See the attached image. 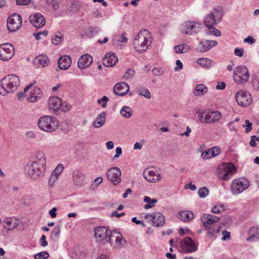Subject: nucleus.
Returning <instances> with one entry per match:
<instances>
[{"label":"nucleus","mask_w":259,"mask_h":259,"mask_svg":"<svg viewBox=\"0 0 259 259\" xmlns=\"http://www.w3.org/2000/svg\"><path fill=\"white\" fill-rule=\"evenodd\" d=\"M24 169L27 174L31 178L37 179L44 176L46 169L45 154L38 153L33 159L27 162Z\"/></svg>","instance_id":"nucleus-1"},{"label":"nucleus","mask_w":259,"mask_h":259,"mask_svg":"<svg viewBox=\"0 0 259 259\" xmlns=\"http://www.w3.org/2000/svg\"><path fill=\"white\" fill-rule=\"evenodd\" d=\"M19 83L20 80L17 75L13 74L6 75L0 81V95L5 96L14 93Z\"/></svg>","instance_id":"nucleus-2"},{"label":"nucleus","mask_w":259,"mask_h":259,"mask_svg":"<svg viewBox=\"0 0 259 259\" xmlns=\"http://www.w3.org/2000/svg\"><path fill=\"white\" fill-rule=\"evenodd\" d=\"M150 32L147 30H143L136 36L134 40V48L139 53L145 52L151 45V40Z\"/></svg>","instance_id":"nucleus-3"},{"label":"nucleus","mask_w":259,"mask_h":259,"mask_svg":"<svg viewBox=\"0 0 259 259\" xmlns=\"http://www.w3.org/2000/svg\"><path fill=\"white\" fill-rule=\"evenodd\" d=\"M38 126L42 131L47 132H52L58 127L59 122L54 117L44 116L39 119Z\"/></svg>","instance_id":"nucleus-4"},{"label":"nucleus","mask_w":259,"mask_h":259,"mask_svg":"<svg viewBox=\"0 0 259 259\" xmlns=\"http://www.w3.org/2000/svg\"><path fill=\"white\" fill-rule=\"evenodd\" d=\"M35 83V81L33 83H30L23 90V92H20L17 94V97L19 100H21L23 97H27V101L29 102L34 103L37 101L38 99H40L42 97V92L39 88H35L33 91H31L29 95L28 91L30 89L33 84Z\"/></svg>","instance_id":"nucleus-5"},{"label":"nucleus","mask_w":259,"mask_h":259,"mask_svg":"<svg viewBox=\"0 0 259 259\" xmlns=\"http://www.w3.org/2000/svg\"><path fill=\"white\" fill-rule=\"evenodd\" d=\"M22 24L21 16L17 13H14L8 18L7 29L10 32H15L21 28Z\"/></svg>","instance_id":"nucleus-6"},{"label":"nucleus","mask_w":259,"mask_h":259,"mask_svg":"<svg viewBox=\"0 0 259 259\" xmlns=\"http://www.w3.org/2000/svg\"><path fill=\"white\" fill-rule=\"evenodd\" d=\"M222 17V14L220 11L214 10L204 17V24L208 28L211 29L221 22Z\"/></svg>","instance_id":"nucleus-7"},{"label":"nucleus","mask_w":259,"mask_h":259,"mask_svg":"<svg viewBox=\"0 0 259 259\" xmlns=\"http://www.w3.org/2000/svg\"><path fill=\"white\" fill-rule=\"evenodd\" d=\"M233 78L236 82L239 83L248 81L249 74L247 67L244 65L237 67L234 71Z\"/></svg>","instance_id":"nucleus-8"},{"label":"nucleus","mask_w":259,"mask_h":259,"mask_svg":"<svg viewBox=\"0 0 259 259\" xmlns=\"http://www.w3.org/2000/svg\"><path fill=\"white\" fill-rule=\"evenodd\" d=\"M249 186V181L245 178L234 180L231 187V192L236 195L241 193Z\"/></svg>","instance_id":"nucleus-9"},{"label":"nucleus","mask_w":259,"mask_h":259,"mask_svg":"<svg viewBox=\"0 0 259 259\" xmlns=\"http://www.w3.org/2000/svg\"><path fill=\"white\" fill-rule=\"evenodd\" d=\"M15 55V48L9 43L0 45V59L3 61H8L11 59Z\"/></svg>","instance_id":"nucleus-10"},{"label":"nucleus","mask_w":259,"mask_h":259,"mask_svg":"<svg viewBox=\"0 0 259 259\" xmlns=\"http://www.w3.org/2000/svg\"><path fill=\"white\" fill-rule=\"evenodd\" d=\"M202 27L201 24L188 21L183 25L182 32L186 34L193 35L198 33Z\"/></svg>","instance_id":"nucleus-11"},{"label":"nucleus","mask_w":259,"mask_h":259,"mask_svg":"<svg viewBox=\"0 0 259 259\" xmlns=\"http://www.w3.org/2000/svg\"><path fill=\"white\" fill-rule=\"evenodd\" d=\"M108 228L105 226H99L95 228V237L97 241L101 244H105L107 242L109 233Z\"/></svg>","instance_id":"nucleus-12"},{"label":"nucleus","mask_w":259,"mask_h":259,"mask_svg":"<svg viewBox=\"0 0 259 259\" xmlns=\"http://www.w3.org/2000/svg\"><path fill=\"white\" fill-rule=\"evenodd\" d=\"M180 247L185 253H192L197 250L195 242L190 237H186L180 242Z\"/></svg>","instance_id":"nucleus-13"},{"label":"nucleus","mask_w":259,"mask_h":259,"mask_svg":"<svg viewBox=\"0 0 259 259\" xmlns=\"http://www.w3.org/2000/svg\"><path fill=\"white\" fill-rule=\"evenodd\" d=\"M236 100L238 104L243 107H246L250 104L252 98L250 94L246 91H239L236 94Z\"/></svg>","instance_id":"nucleus-14"},{"label":"nucleus","mask_w":259,"mask_h":259,"mask_svg":"<svg viewBox=\"0 0 259 259\" xmlns=\"http://www.w3.org/2000/svg\"><path fill=\"white\" fill-rule=\"evenodd\" d=\"M121 172L120 169L117 167L110 168L107 172L106 177L115 185L121 182Z\"/></svg>","instance_id":"nucleus-15"},{"label":"nucleus","mask_w":259,"mask_h":259,"mask_svg":"<svg viewBox=\"0 0 259 259\" xmlns=\"http://www.w3.org/2000/svg\"><path fill=\"white\" fill-rule=\"evenodd\" d=\"M145 218L147 219H151L152 225L156 227H161L165 223L164 217L159 212L153 213H147L145 215Z\"/></svg>","instance_id":"nucleus-16"},{"label":"nucleus","mask_w":259,"mask_h":259,"mask_svg":"<svg viewBox=\"0 0 259 259\" xmlns=\"http://www.w3.org/2000/svg\"><path fill=\"white\" fill-rule=\"evenodd\" d=\"M29 21L36 28H41L46 24L45 18L40 13H36L29 17Z\"/></svg>","instance_id":"nucleus-17"},{"label":"nucleus","mask_w":259,"mask_h":259,"mask_svg":"<svg viewBox=\"0 0 259 259\" xmlns=\"http://www.w3.org/2000/svg\"><path fill=\"white\" fill-rule=\"evenodd\" d=\"M118 62V58L116 54L112 52L107 53L102 59V63L106 67H113Z\"/></svg>","instance_id":"nucleus-18"},{"label":"nucleus","mask_w":259,"mask_h":259,"mask_svg":"<svg viewBox=\"0 0 259 259\" xmlns=\"http://www.w3.org/2000/svg\"><path fill=\"white\" fill-rule=\"evenodd\" d=\"M130 87L127 83L121 81L116 83L113 88L115 94L118 96H123L128 93Z\"/></svg>","instance_id":"nucleus-19"},{"label":"nucleus","mask_w":259,"mask_h":259,"mask_svg":"<svg viewBox=\"0 0 259 259\" xmlns=\"http://www.w3.org/2000/svg\"><path fill=\"white\" fill-rule=\"evenodd\" d=\"M72 179L73 184L78 187H81L84 184L85 175L79 170H75L73 171Z\"/></svg>","instance_id":"nucleus-20"},{"label":"nucleus","mask_w":259,"mask_h":259,"mask_svg":"<svg viewBox=\"0 0 259 259\" xmlns=\"http://www.w3.org/2000/svg\"><path fill=\"white\" fill-rule=\"evenodd\" d=\"M93 61V57L89 54H84L78 59L77 65L80 69H85L89 67Z\"/></svg>","instance_id":"nucleus-21"},{"label":"nucleus","mask_w":259,"mask_h":259,"mask_svg":"<svg viewBox=\"0 0 259 259\" xmlns=\"http://www.w3.org/2000/svg\"><path fill=\"white\" fill-rule=\"evenodd\" d=\"M217 45L215 40H204L201 41L197 46V50L200 52H205L209 50L213 47Z\"/></svg>","instance_id":"nucleus-22"},{"label":"nucleus","mask_w":259,"mask_h":259,"mask_svg":"<svg viewBox=\"0 0 259 259\" xmlns=\"http://www.w3.org/2000/svg\"><path fill=\"white\" fill-rule=\"evenodd\" d=\"M71 64V59L70 56L64 55L58 60V65L62 70H67Z\"/></svg>","instance_id":"nucleus-23"},{"label":"nucleus","mask_w":259,"mask_h":259,"mask_svg":"<svg viewBox=\"0 0 259 259\" xmlns=\"http://www.w3.org/2000/svg\"><path fill=\"white\" fill-rule=\"evenodd\" d=\"M50 60L46 55H39L33 60V64L37 67H45L49 63Z\"/></svg>","instance_id":"nucleus-24"},{"label":"nucleus","mask_w":259,"mask_h":259,"mask_svg":"<svg viewBox=\"0 0 259 259\" xmlns=\"http://www.w3.org/2000/svg\"><path fill=\"white\" fill-rule=\"evenodd\" d=\"M224 168L226 170V172L224 174L223 179L227 181L230 179V176L236 172V169L234 164L232 163H225L224 164Z\"/></svg>","instance_id":"nucleus-25"},{"label":"nucleus","mask_w":259,"mask_h":259,"mask_svg":"<svg viewBox=\"0 0 259 259\" xmlns=\"http://www.w3.org/2000/svg\"><path fill=\"white\" fill-rule=\"evenodd\" d=\"M49 105L50 109L58 111L62 106V100L58 97H51L49 101Z\"/></svg>","instance_id":"nucleus-26"},{"label":"nucleus","mask_w":259,"mask_h":259,"mask_svg":"<svg viewBox=\"0 0 259 259\" xmlns=\"http://www.w3.org/2000/svg\"><path fill=\"white\" fill-rule=\"evenodd\" d=\"M250 236L246 239L249 242L256 241L259 239V228L258 227H251L248 232Z\"/></svg>","instance_id":"nucleus-27"},{"label":"nucleus","mask_w":259,"mask_h":259,"mask_svg":"<svg viewBox=\"0 0 259 259\" xmlns=\"http://www.w3.org/2000/svg\"><path fill=\"white\" fill-rule=\"evenodd\" d=\"M201 221L206 230L211 227V225L215 223V220L210 218V214L204 213L201 217Z\"/></svg>","instance_id":"nucleus-28"},{"label":"nucleus","mask_w":259,"mask_h":259,"mask_svg":"<svg viewBox=\"0 0 259 259\" xmlns=\"http://www.w3.org/2000/svg\"><path fill=\"white\" fill-rule=\"evenodd\" d=\"M105 115V112H102L97 116L95 120L93 123L94 127L97 128H100L105 124L106 120Z\"/></svg>","instance_id":"nucleus-29"},{"label":"nucleus","mask_w":259,"mask_h":259,"mask_svg":"<svg viewBox=\"0 0 259 259\" xmlns=\"http://www.w3.org/2000/svg\"><path fill=\"white\" fill-rule=\"evenodd\" d=\"M178 217L182 221L188 222L194 218V214L193 213L190 211H181L179 213Z\"/></svg>","instance_id":"nucleus-30"},{"label":"nucleus","mask_w":259,"mask_h":259,"mask_svg":"<svg viewBox=\"0 0 259 259\" xmlns=\"http://www.w3.org/2000/svg\"><path fill=\"white\" fill-rule=\"evenodd\" d=\"M19 225L18 220L12 219H7L4 225V228L8 230H12Z\"/></svg>","instance_id":"nucleus-31"},{"label":"nucleus","mask_w":259,"mask_h":259,"mask_svg":"<svg viewBox=\"0 0 259 259\" xmlns=\"http://www.w3.org/2000/svg\"><path fill=\"white\" fill-rule=\"evenodd\" d=\"M208 91L206 87L202 84H197L193 91V94L196 96H200L204 95Z\"/></svg>","instance_id":"nucleus-32"},{"label":"nucleus","mask_w":259,"mask_h":259,"mask_svg":"<svg viewBox=\"0 0 259 259\" xmlns=\"http://www.w3.org/2000/svg\"><path fill=\"white\" fill-rule=\"evenodd\" d=\"M156 173L153 170L144 171L143 176L147 181L149 182H155L154 177Z\"/></svg>","instance_id":"nucleus-33"},{"label":"nucleus","mask_w":259,"mask_h":259,"mask_svg":"<svg viewBox=\"0 0 259 259\" xmlns=\"http://www.w3.org/2000/svg\"><path fill=\"white\" fill-rule=\"evenodd\" d=\"M126 242L125 239L122 237L121 234L119 232L115 238V242L112 243V246L118 247L120 245H123Z\"/></svg>","instance_id":"nucleus-34"},{"label":"nucleus","mask_w":259,"mask_h":259,"mask_svg":"<svg viewBox=\"0 0 259 259\" xmlns=\"http://www.w3.org/2000/svg\"><path fill=\"white\" fill-rule=\"evenodd\" d=\"M133 113V111L132 109L126 106H123L120 110V114L125 118H130L132 116Z\"/></svg>","instance_id":"nucleus-35"},{"label":"nucleus","mask_w":259,"mask_h":259,"mask_svg":"<svg viewBox=\"0 0 259 259\" xmlns=\"http://www.w3.org/2000/svg\"><path fill=\"white\" fill-rule=\"evenodd\" d=\"M144 201L147 203L144 207L145 209H147L153 207L154 206L153 204L156 203L157 202V200L156 199H151L149 197L145 196Z\"/></svg>","instance_id":"nucleus-36"},{"label":"nucleus","mask_w":259,"mask_h":259,"mask_svg":"<svg viewBox=\"0 0 259 259\" xmlns=\"http://www.w3.org/2000/svg\"><path fill=\"white\" fill-rule=\"evenodd\" d=\"M119 232L116 230H114L112 232L110 231H109V233L108 235V238H107V242L106 243L110 242L111 245H112V243L115 242V238L118 234Z\"/></svg>","instance_id":"nucleus-37"},{"label":"nucleus","mask_w":259,"mask_h":259,"mask_svg":"<svg viewBox=\"0 0 259 259\" xmlns=\"http://www.w3.org/2000/svg\"><path fill=\"white\" fill-rule=\"evenodd\" d=\"M221 227L213 226L212 228H208L207 230V234L211 237H216L217 234L220 232Z\"/></svg>","instance_id":"nucleus-38"},{"label":"nucleus","mask_w":259,"mask_h":259,"mask_svg":"<svg viewBox=\"0 0 259 259\" xmlns=\"http://www.w3.org/2000/svg\"><path fill=\"white\" fill-rule=\"evenodd\" d=\"M137 93L139 95L143 96L148 99H150L151 97V93L149 90L143 88L138 89Z\"/></svg>","instance_id":"nucleus-39"},{"label":"nucleus","mask_w":259,"mask_h":259,"mask_svg":"<svg viewBox=\"0 0 259 259\" xmlns=\"http://www.w3.org/2000/svg\"><path fill=\"white\" fill-rule=\"evenodd\" d=\"M221 220L223 226H229L232 223V219L229 215L221 217Z\"/></svg>","instance_id":"nucleus-40"},{"label":"nucleus","mask_w":259,"mask_h":259,"mask_svg":"<svg viewBox=\"0 0 259 259\" xmlns=\"http://www.w3.org/2000/svg\"><path fill=\"white\" fill-rule=\"evenodd\" d=\"M135 74V71L133 69H128L123 77L124 79L127 80L132 78Z\"/></svg>","instance_id":"nucleus-41"},{"label":"nucleus","mask_w":259,"mask_h":259,"mask_svg":"<svg viewBox=\"0 0 259 259\" xmlns=\"http://www.w3.org/2000/svg\"><path fill=\"white\" fill-rule=\"evenodd\" d=\"M35 259H46L49 257V254L48 252L44 251L34 255Z\"/></svg>","instance_id":"nucleus-42"},{"label":"nucleus","mask_w":259,"mask_h":259,"mask_svg":"<svg viewBox=\"0 0 259 259\" xmlns=\"http://www.w3.org/2000/svg\"><path fill=\"white\" fill-rule=\"evenodd\" d=\"M64 169V166L62 164H59L55 170L52 172V174L54 176L58 177L59 175L62 171Z\"/></svg>","instance_id":"nucleus-43"},{"label":"nucleus","mask_w":259,"mask_h":259,"mask_svg":"<svg viewBox=\"0 0 259 259\" xmlns=\"http://www.w3.org/2000/svg\"><path fill=\"white\" fill-rule=\"evenodd\" d=\"M208 189L206 187H202L198 190V195L201 198H204L208 194Z\"/></svg>","instance_id":"nucleus-44"},{"label":"nucleus","mask_w":259,"mask_h":259,"mask_svg":"<svg viewBox=\"0 0 259 259\" xmlns=\"http://www.w3.org/2000/svg\"><path fill=\"white\" fill-rule=\"evenodd\" d=\"M108 101V98L106 96H104L102 98L98 100L97 103L101 105L103 108H105L107 106V103Z\"/></svg>","instance_id":"nucleus-45"},{"label":"nucleus","mask_w":259,"mask_h":259,"mask_svg":"<svg viewBox=\"0 0 259 259\" xmlns=\"http://www.w3.org/2000/svg\"><path fill=\"white\" fill-rule=\"evenodd\" d=\"M62 37V36L61 33L60 32H58L55 34V37L52 38V42L55 45H58L61 40Z\"/></svg>","instance_id":"nucleus-46"},{"label":"nucleus","mask_w":259,"mask_h":259,"mask_svg":"<svg viewBox=\"0 0 259 259\" xmlns=\"http://www.w3.org/2000/svg\"><path fill=\"white\" fill-rule=\"evenodd\" d=\"M211 115H213L212 122L213 123L218 121L222 117L221 113L217 111L211 112Z\"/></svg>","instance_id":"nucleus-47"},{"label":"nucleus","mask_w":259,"mask_h":259,"mask_svg":"<svg viewBox=\"0 0 259 259\" xmlns=\"http://www.w3.org/2000/svg\"><path fill=\"white\" fill-rule=\"evenodd\" d=\"M201 157L204 159H207L212 158L210 149L205 150L201 153Z\"/></svg>","instance_id":"nucleus-48"},{"label":"nucleus","mask_w":259,"mask_h":259,"mask_svg":"<svg viewBox=\"0 0 259 259\" xmlns=\"http://www.w3.org/2000/svg\"><path fill=\"white\" fill-rule=\"evenodd\" d=\"M48 34V33L47 31H44L38 33H34L33 35L36 40H39L41 39V36L43 35L44 37H46Z\"/></svg>","instance_id":"nucleus-49"},{"label":"nucleus","mask_w":259,"mask_h":259,"mask_svg":"<svg viewBox=\"0 0 259 259\" xmlns=\"http://www.w3.org/2000/svg\"><path fill=\"white\" fill-rule=\"evenodd\" d=\"M207 62H210V60L207 58H200L197 61L198 64L203 67H208L207 65Z\"/></svg>","instance_id":"nucleus-50"},{"label":"nucleus","mask_w":259,"mask_h":259,"mask_svg":"<svg viewBox=\"0 0 259 259\" xmlns=\"http://www.w3.org/2000/svg\"><path fill=\"white\" fill-rule=\"evenodd\" d=\"M212 157H215L218 155L221 152V149L218 147H213L210 148Z\"/></svg>","instance_id":"nucleus-51"},{"label":"nucleus","mask_w":259,"mask_h":259,"mask_svg":"<svg viewBox=\"0 0 259 259\" xmlns=\"http://www.w3.org/2000/svg\"><path fill=\"white\" fill-rule=\"evenodd\" d=\"M152 72L154 75L160 76L163 73V71L159 68H154L152 69Z\"/></svg>","instance_id":"nucleus-52"},{"label":"nucleus","mask_w":259,"mask_h":259,"mask_svg":"<svg viewBox=\"0 0 259 259\" xmlns=\"http://www.w3.org/2000/svg\"><path fill=\"white\" fill-rule=\"evenodd\" d=\"M212 116L211 114H207L205 115V118H204V122H205V123H208V124H211V123H213V122H212Z\"/></svg>","instance_id":"nucleus-53"},{"label":"nucleus","mask_w":259,"mask_h":259,"mask_svg":"<svg viewBox=\"0 0 259 259\" xmlns=\"http://www.w3.org/2000/svg\"><path fill=\"white\" fill-rule=\"evenodd\" d=\"M40 244L42 247H46L48 245V242L46 241V236L45 235H42L40 240Z\"/></svg>","instance_id":"nucleus-54"},{"label":"nucleus","mask_w":259,"mask_h":259,"mask_svg":"<svg viewBox=\"0 0 259 259\" xmlns=\"http://www.w3.org/2000/svg\"><path fill=\"white\" fill-rule=\"evenodd\" d=\"M60 233V226H56L54 228L53 231L52 232V235H54L56 238H58V236L59 235Z\"/></svg>","instance_id":"nucleus-55"},{"label":"nucleus","mask_w":259,"mask_h":259,"mask_svg":"<svg viewBox=\"0 0 259 259\" xmlns=\"http://www.w3.org/2000/svg\"><path fill=\"white\" fill-rule=\"evenodd\" d=\"M244 49L242 48H236L234 50V54L236 56L241 57L243 55Z\"/></svg>","instance_id":"nucleus-56"},{"label":"nucleus","mask_w":259,"mask_h":259,"mask_svg":"<svg viewBox=\"0 0 259 259\" xmlns=\"http://www.w3.org/2000/svg\"><path fill=\"white\" fill-rule=\"evenodd\" d=\"M222 240L225 241L228 239H229L230 238L231 233L230 232L227 231H223L222 232Z\"/></svg>","instance_id":"nucleus-57"},{"label":"nucleus","mask_w":259,"mask_h":259,"mask_svg":"<svg viewBox=\"0 0 259 259\" xmlns=\"http://www.w3.org/2000/svg\"><path fill=\"white\" fill-rule=\"evenodd\" d=\"M30 3V0H16V5L19 6L27 5Z\"/></svg>","instance_id":"nucleus-58"},{"label":"nucleus","mask_w":259,"mask_h":259,"mask_svg":"<svg viewBox=\"0 0 259 259\" xmlns=\"http://www.w3.org/2000/svg\"><path fill=\"white\" fill-rule=\"evenodd\" d=\"M245 122L247 127L245 129V133H248L252 130V123L248 119L245 120Z\"/></svg>","instance_id":"nucleus-59"},{"label":"nucleus","mask_w":259,"mask_h":259,"mask_svg":"<svg viewBox=\"0 0 259 259\" xmlns=\"http://www.w3.org/2000/svg\"><path fill=\"white\" fill-rule=\"evenodd\" d=\"M90 32L93 35L97 34L100 31V28L98 27H90L89 28Z\"/></svg>","instance_id":"nucleus-60"},{"label":"nucleus","mask_w":259,"mask_h":259,"mask_svg":"<svg viewBox=\"0 0 259 259\" xmlns=\"http://www.w3.org/2000/svg\"><path fill=\"white\" fill-rule=\"evenodd\" d=\"M58 177L54 176L53 175L51 174L49 180V184L50 186H53L55 182V181L57 180Z\"/></svg>","instance_id":"nucleus-61"},{"label":"nucleus","mask_w":259,"mask_h":259,"mask_svg":"<svg viewBox=\"0 0 259 259\" xmlns=\"http://www.w3.org/2000/svg\"><path fill=\"white\" fill-rule=\"evenodd\" d=\"M61 108H62V111L67 112L70 110L71 105L67 103H65V104H63L62 103V106Z\"/></svg>","instance_id":"nucleus-62"},{"label":"nucleus","mask_w":259,"mask_h":259,"mask_svg":"<svg viewBox=\"0 0 259 259\" xmlns=\"http://www.w3.org/2000/svg\"><path fill=\"white\" fill-rule=\"evenodd\" d=\"M25 135L26 137L28 139H33L35 138V134L32 131H28L26 133Z\"/></svg>","instance_id":"nucleus-63"},{"label":"nucleus","mask_w":259,"mask_h":259,"mask_svg":"<svg viewBox=\"0 0 259 259\" xmlns=\"http://www.w3.org/2000/svg\"><path fill=\"white\" fill-rule=\"evenodd\" d=\"M177 66L175 68L176 71H179L183 68V65L182 63L179 60L176 61Z\"/></svg>","instance_id":"nucleus-64"}]
</instances>
